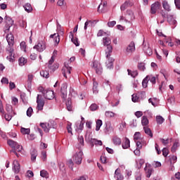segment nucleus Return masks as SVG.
I'll return each instance as SVG.
<instances>
[{
  "label": "nucleus",
  "mask_w": 180,
  "mask_h": 180,
  "mask_svg": "<svg viewBox=\"0 0 180 180\" xmlns=\"http://www.w3.org/2000/svg\"><path fill=\"white\" fill-rule=\"evenodd\" d=\"M6 39L8 43L6 48V58L12 62L15 60V49L13 48V45L15 44V37L13 34L10 33L6 35Z\"/></svg>",
  "instance_id": "f257e3e1"
},
{
  "label": "nucleus",
  "mask_w": 180,
  "mask_h": 180,
  "mask_svg": "<svg viewBox=\"0 0 180 180\" xmlns=\"http://www.w3.org/2000/svg\"><path fill=\"white\" fill-rule=\"evenodd\" d=\"M103 46L106 47L105 50V54H106V58L110 59V53L113 50V47L112 46V45H110V44L112 43V41H110V38L104 37L103 39Z\"/></svg>",
  "instance_id": "f03ea898"
},
{
  "label": "nucleus",
  "mask_w": 180,
  "mask_h": 180,
  "mask_svg": "<svg viewBox=\"0 0 180 180\" xmlns=\"http://www.w3.org/2000/svg\"><path fill=\"white\" fill-rule=\"evenodd\" d=\"M57 32L58 33H55L53 34H51V39H53V41L55 43V46H57L58 43H60V34H64V31L61 29V25L58 24L57 25Z\"/></svg>",
  "instance_id": "7ed1b4c3"
},
{
  "label": "nucleus",
  "mask_w": 180,
  "mask_h": 180,
  "mask_svg": "<svg viewBox=\"0 0 180 180\" xmlns=\"http://www.w3.org/2000/svg\"><path fill=\"white\" fill-rule=\"evenodd\" d=\"M7 143L10 147H11L12 148H14L13 150H16V151H18V153H20V151H22V150H23V147L22 146L18 144V142H16L13 140L8 139L7 141Z\"/></svg>",
  "instance_id": "20e7f679"
},
{
  "label": "nucleus",
  "mask_w": 180,
  "mask_h": 180,
  "mask_svg": "<svg viewBox=\"0 0 180 180\" xmlns=\"http://www.w3.org/2000/svg\"><path fill=\"white\" fill-rule=\"evenodd\" d=\"M40 126L42 127L45 133H49V131H50V129L56 128V125H54V121H49L47 123H41Z\"/></svg>",
  "instance_id": "39448f33"
},
{
  "label": "nucleus",
  "mask_w": 180,
  "mask_h": 180,
  "mask_svg": "<svg viewBox=\"0 0 180 180\" xmlns=\"http://www.w3.org/2000/svg\"><path fill=\"white\" fill-rule=\"evenodd\" d=\"M92 68H94L96 71V74L98 75H101L102 72H103V68H102V65L101 63L95 60L93 62V65H91Z\"/></svg>",
  "instance_id": "423d86ee"
},
{
  "label": "nucleus",
  "mask_w": 180,
  "mask_h": 180,
  "mask_svg": "<svg viewBox=\"0 0 180 180\" xmlns=\"http://www.w3.org/2000/svg\"><path fill=\"white\" fill-rule=\"evenodd\" d=\"M84 155V153L82 150L77 152L74 156H73V161L77 164V165H79L82 162V156Z\"/></svg>",
  "instance_id": "0eeeda50"
},
{
  "label": "nucleus",
  "mask_w": 180,
  "mask_h": 180,
  "mask_svg": "<svg viewBox=\"0 0 180 180\" xmlns=\"http://www.w3.org/2000/svg\"><path fill=\"white\" fill-rule=\"evenodd\" d=\"M71 70H72V68L70 67V65H68V63L65 62L64 67L62 68V74L65 78H67V75H71Z\"/></svg>",
  "instance_id": "6e6552de"
},
{
  "label": "nucleus",
  "mask_w": 180,
  "mask_h": 180,
  "mask_svg": "<svg viewBox=\"0 0 180 180\" xmlns=\"http://www.w3.org/2000/svg\"><path fill=\"white\" fill-rule=\"evenodd\" d=\"M42 94L45 99H49V101L54 99V91L51 90H43Z\"/></svg>",
  "instance_id": "1a4fd4ad"
},
{
  "label": "nucleus",
  "mask_w": 180,
  "mask_h": 180,
  "mask_svg": "<svg viewBox=\"0 0 180 180\" xmlns=\"http://www.w3.org/2000/svg\"><path fill=\"white\" fill-rule=\"evenodd\" d=\"M134 13L131 10H127V14L125 15V22L131 23L132 20H134Z\"/></svg>",
  "instance_id": "9d476101"
},
{
  "label": "nucleus",
  "mask_w": 180,
  "mask_h": 180,
  "mask_svg": "<svg viewBox=\"0 0 180 180\" xmlns=\"http://www.w3.org/2000/svg\"><path fill=\"white\" fill-rule=\"evenodd\" d=\"M5 20H6L5 32L6 33V32H9V29H11L12 26H13V20L9 16H6Z\"/></svg>",
  "instance_id": "9b49d317"
},
{
  "label": "nucleus",
  "mask_w": 180,
  "mask_h": 180,
  "mask_svg": "<svg viewBox=\"0 0 180 180\" xmlns=\"http://www.w3.org/2000/svg\"><path fill=\"white\" fill-rule=\"evenodd\" d=\"M34 49L37 50L39 53H43L46 50V42L41 41L34 46Z\"/></svg>",
  "instance_id": "f8f14e48"
},
{
  "label": "nucleus",
  "mask_w": 180,
  "mask_h": 180,
  "mask_svg": "<svg viewBox=\"0 0 180 180\" xmlns=\"http://www.w3.org/2000/svg\"><path fill=\"white\" fill-rule=\"evenodd\" d=\"M41 97V95H38L37 96V112H39V110H41L43 109V108H44V100H43V98H40Z\"/></svg>",
  "instance_id": "ddd939ff"
},
{
  "label": "nucleus",
  "mask_w": 180,
  "mask_h": 180,
  "mask_svg": "<svg viewBox=\"0 0 180 180\" xmlns=\"http://www.w3.org/2000/svg\"><path fill=\"white\" fill-rule=\"evenodd\" d=\"M160 8H161V4H160V2L158 1L155 2V4L151 5L150 13L153 15L157 13V11H158V9H160Z\"/></svg>",
  "instance_id": "4468645a"
},
{
  "label": "nucleus",
  "mask_w": 180,
  "mask_h": 180,
  "mask_svg": "<svg viewBox=\"0 0 180 180\" xmlns=\"http://www.w3.org/2000/svg\"><path fill=\"white\" fill-rule=\"evenodd\" d=\"M135 51L136 45L134 44V41H131L126 49V53L127 54H131V53H134Z\"/></svg>",
  "instance_id": "2eb2a0df"
},
{
  "label": "nucleus",
  "mask_w": 180,
  "mask_h": 180,
  "mask_svg": "<svg viewBox=\"0 0 180 180\" xmlns=\"http://www.w3.org/2000/svg\"><path fill=\"white\" fill-rule=\"evenodd\" d=\"M167 22L171 26H173V27H176V20H175L174 16L171 15H167Z\"/></svg>",
  "instance_id": "dca6fc26"
},
{
  "label": "nucleus",
  "mask_w": 180,
  "mask_h": 180,
  "mask_svg": "<svg viewBox=\"0 0 180 180\" xmlns=\"http://www.w3.org/2000/svg\"><path fill=\"white\" fill-rule=\"evenodd\" d=\"M13 169L15 174H19V172L20 171V165L19 164V162H18V160H15L13 162Z\"/></svg>",
  "instance_id": "f3484780"
},
{
  "label": "nucleus",
  "mask_w": 180,
  "mask_h": 180,
  "mask_svg": "<svg viewBox=\"0 0 180 180\" xmlns=\"http://www.w3.org/2000/svg\"><path fill=\"white\" fill-rule=\"evenodd\" d=\"M105 130L106 134H110V133L113 132V126H112V124L110 122H108L106 124Z\"/></svg>",
  "instance_id": "a211bd4d"
},
{
  "label": "nucleus",
  "mask_w": 180,
  "mask_h": 180,
  "mask_svg": "<svg viewBox=\"0 0 180 180\" xmlns=\"http://www.w3.org/2000/svg\"><path fill=\"white\" fill-rule=\"evenodd\" d=\"M69 37L70 39H71V41L73 42V44H75L77 47L79 46V42H78V38H74V33H72V32H70Z\"/></svg>",
  "instance_id": "6ab92c4d"
},
{
  "label": "nucleus",
  "mask_w": 180,
  "mask_h": 180,
  "mask_svg": "<svg viewBox=\"0 0 180 180\" xmlns=\"http://www.w3.org/2000/svg\"><path fill=\"white\" fill-rule=\"evenodd\" d=\"M122 148L124 150H127V148H129L130 147V140L128 138H125L124 141L122 142Z\"/></svg>",
  "instance_id": "aec40b11"
},
{
  "label": "nucleus",
  "mask_w": 180,
  "mask_h": 180,
  "mask_svg": "<svg viewBox=\"0 0 180 180\" xmlns=\"http://www.w3.org/2000/svg\"><path fill=\"white\" fill-rule=\"evenodd\" d=\"M112 143L115 146H120L122 144V139L119 136H115L112 137Z\"/></svg>",
  "instance_id": "412c9836"
},
{
  "label": "nucleus",
  "mask_w": 180,
  "mask_h": 180,
  "mask_svg": "<svg viewBox=\"0 0 180 180\" xmlns=\"http://www.w3.org/2000/svg\"><path fill=\"white\" fill-rule=\"evenodd\" d=\"M99 91L98 90V83L96 82V79L95 78L93 79V93L96 95L98 94Z\"/></svg>",
  "instance_id": "4be33fe9"
},
{
  "label": "nucleus",
  "mask_w": 180,
  "mask_h": 180,
  "mask_svg": "<svg viewBox=\"0 0 180 180\" xmlns=\"http://www.w3.org/2000/svg\"><path fill=\"white\" fill-rule=\"evenodd\" d=\"M129 6H133V4L130 3V1H125L121 6V11H126Z\"/></svg>",
  "instance_id": "5701e85b"
},
{
  "label": "nucleus",
  "mask_w": 180,
  "mask_h": 180,
  "mask_svg": "<svg viewBox=\"0 0 180 180\" xmlns=\"http://www.w3.org/2000/svg\"><path fill=\"white\" fill-rule=\"evenodd\" d=\"M66 108L69 112H72V102L70 98H68L66 101Z\"/></svg>",
  "instance_id": "b1692460"
},
{
  "label": "nucleus",
  "mask_w": 180,
  "mask_h": 180,
  "mask_svg": "<svg viewBox=\"0 0 180 180\" xmlns=\"http://www.w3.org/2000/svg\"><path fill=\"white\" fill-rule=\"evenodd\" d=\"M145 171L147 178H150L151 176V174L153 173V168H151L150 166L146 167Z\"/></svg>",
  "instance_id": "393cba45"
},
{
  "label": "nucleus",
  "mask_w": 180,
  "mask_h": 180,
  "mask_svg": "<svg viewBox=\"0 0 180 180\" xmlns=\"http://www.w3.org/2000/svg\"><path fill=\"white\" fill-rule=\"evenodd\" d=\"M128 75H131L132 78H136L139 75V71H131L130 69L127 70Z\"/></svg>",
  "instance_id": "a878e982"
},
{
  "label": "nucleus",
  "mask_w": 180,
  "mask_h": 180,
  "mask_svg": "<svg viewBox=\"0 0 180 180\" xmlns=\"http://www.w3.org/2000/svg\"><path fill=\"white\" fill-rule=\"evenodd\" d=\"M37 157V150L33 149L31 151V160L32 162H34L36 161V158Z\"/></svg>",
  "instance_id": "bb28decb"
},
{
  "label": "nucleus",
  "mask_w": 180,
  "mask_h": 180,
  "mask_svg": "<svg viewBox=\"0 0 180 180\" xmlns=\"http://www.w3.org/2000/svg\"><path fill=\"white\" fill-rule=\"evenodd\" d=\"M162 6L165 11H167V12H169L171 11V7L169 6V4H168V1H164L162 2Z\"/></svg>",
  "instance_id": "cd10ccee"
},
{
  "label": "nucleus",
  "mask_w": 180,
  "mask_h": 180,
  "mask_svg": "<svg viewBox=\"0 0 180 180\" xmlns=\"http://www.w3.org/2000/svg\"><path fill=\"white\" fill-rule=\"evenodd\" d=\"M143 130L146 134H148L150 137L153 138V132L148 127H143Z\"/></svg>",
  "instance_id": "c85d7f7f"
},
{
  "label": "nucleus",
  "mask_w": 180,
  "mask_h": 180,
  "mask_svg": "<svg viewBox=\"0 0 180 180\" xmlns=\"http://www.w3.org/2000/svg\"><path fill=\"white\" fill-rule=\"evenodd\" d=\"M25 11H26V12H27L28 13H30V12H32L33 11V8H32V5H30V4H26L24 6H23Z\"/></svg>",
  "instance_id": "c756f323"
},
{
  "label": "nucleus",
  "mask_w": 180,
  "mask_h": 180,
  "mask_svg": "<svg viewBox=\"0 0 180 180\" xmlns=\"http://www.w3.org/2000/svg\"><path fill=\"white\" fill-rule=\"evenodd\" d=\"M18 63H19V65H20V67H23V65H25L26 64V63H27V61L26 60V59L25 58L21 57L19 58Z\"/></svg>",
  "instance_id": "7c9ffc66"
},
{
  "label": "nucleus",
  "mask_w": 180,
  "mask_h": 180,
  "mask_svg": "<svg viewBox=\"0 0 180 180\" xmlns=\"http://www.w3.org/2000/svg\"><path fill=\"white\" fill-rule=\"evenodd\" d=\"M141 124L143 126H144V127H146V126L148 124V119L147 118V117H142Z\"/></svg>",
  "instance_id": "2f4dec72"
},
{
  "label": "nucleus",
  "mask_w": 180,
  "mask_h": 180,
  "mask_svg": "<svg viewBox=\"0 0 180 180\" xmlns=\"http://www.w3.org/2000/svg\"><path fill=\"white\" fill-rule=\"evenodd\" d=\"M40 75L44 78H49V77H50V74L49 73L48 71H46V70L41 71Z\"/></svg>",
  "instance_id": "473e14b6"
},
{
  "label": "nucleus",
  "mask_w": 180,
  "mask_h": 180,
  "mask_svg": "<svg viewBox=\"0 0 180 180\" xmlns=\"http://www.w3.org/2000/svg\"><path fill=\"white\" fill-rule=\"evenodd\" d=\"M134 141H137V140H141V134L140 132H136L134 135Z\"/></svg>",
  "instance_id": "72a5a7b5"
},
{
  "label": "nucleus",
  "mask_w": 180,
  "mask_h": 180,
  "mask_svg": "<svg viewBox=\"0 0 180 180\" xmlns=\"http://www.w3.org/2000/svg\"><path fill=\"white\" fill-rule=\"evenodd\" d=\"M164 118L160 115L156 117V122L158 124H162V123H164Z\"/></svg>",
  "instance_id": "f704fd0d"
},
{
  "label": "nucleus",
  "mask_w": 180,
  "mask_h": 180,
  "mask_svg": "<svg viewBox=\"0 0 180 180\" xmlns=\"http://www.w3.org/2000/svg\"><path fill=\"white\" fill-rule=\"evenodd\" d=\"M89 109L91 112H95V110H98V109H99V106H98L96 103H93L90 105Z\"/></svg>",
  "instance_id": "c9c22d12"
},
{
  "label": "nucleus",
  "mask_w": 180,
  "mask_h": 180,
  "mask_svg": "<svg viewBox=\"0 0 180 180\" xmlns=\"http://www.w3.org/2000/svg\"><path fill=\"white\" fill-rule=\"evenodd\" d=\"M40 176H42V178H49V172L45 169L41 170Z\"/></svg>",
  "instance_id": "e433bc0d"
},
{
  "label": "nucleus",
  "mask_w": 180,
  "mask_h": 180,
  "mask_svg": "<svg viewBox=\"0 0 180 180\" xmlns=\"http://www.w3.org/2000/svg\"><path fill=\"white\" fill-rule=\"evenodd\" d=\"M148 77H146L142 82L143 88H147L148 84Z\"/></svg>",
  "instance_id": "4c0bfd02"
},
{
  "label": "nucleus",
  "mask_w": 180,
  "mask_h": 180,
  "mask_svg": "<svg viewBox=\"0 0 180 180\" xmlns=\"http://www.w3.org/2000/svg\"><path fill=\"white\" fill-rule=\"evenodd\" d=\"M138 70H139V71H144L146 70V65L144 63H140L138 64Z\"/></svg>",
  "instance_id": "58836bf2"
},
{
  "label": "nucleus",
  "mask_w": 180,
  "mask_h": 180,
  "mask_svg": "<svg viewBox=\"0 0 180 180\" xmlns=\"http://www.w3.org/2000/svg\"><path fill=\"white\" fill-rule=\"evenodd\" d=\"M106 117H115L116 114L112 111H106L105 113Z\"/></svg>",
  "instance_id": "ea45409f"
},
{
  "label": "nucleus",
  "mask_w": 180,
  "mask_h": 180,
  "mask_svg": "<svg viewBox=\"0 0 180 180\" xmlns=\"http://www.w3.org/2000/svg\"><path fill=\"white\" fill-rule=\"evenodd\" d=\"M78 142H79V148L84 147V136H79Z\"/></svg>",
  "instance_id": "a19ab883"
},
{
  "label": "nucleus",
  "mask_w": 180,
  "mask_h": 180,
  "mask_svg": "<svg viewBox=\"0 0 180 180\" xmlns=\"http://www.w3.org/2000/svg\"><path fill=\"white\" fill-rule=\"evenodd\" d=\"M67 88H68V84L63 83L60 87V92H67Z\"/></svg>",
  "instance_id": "79ce46f5"
},
{
  "label": "nucleus",
  "mask_w": 180,
  "mask_h": 180,
  "mask_svg": "<svg viewBox=\"0 0 180 180\" xmlns=\"http://www.w3.org/2000/svg\"><path fill=\"white\" fill-rule=\"evenodd\" d=\"M101 126H102V121L101 120H98L96 121V131H99Z\"/></svg>",
  "instance_id": "37998d69"
},
{
  "label": "nucleus",
  "mask_w": 180,
  "mask_h": 180,
  "mask_svg": "<svg viewBox=\"0 0 180 180\" xmlns=\"http://www.w3.org/2000/svg\"><path fill=\"white\" fill-rule=\"evenodd\" d=\"M67 165H68L69 168L72 169V171L74 169V162H72V159H70L69 160H68Z\"/></svg>",
  "instance_id": "c03bdc74"
},
{
  "label": "nucleus",
  "mask_w": 180,
  "mask_h": 180,
  "mask_svg": "<svg viewBox=\"0 0 180 180\" xmlns=\"http://www.w3.org/2000/svg\"><path fill=\"white\" fill-rule=\"evenodd\" d=\"M91 25H92V21H91V20H87V21L84 23V30H86V29H88V27H91Z\"/></svg>",
  "instance_id": "a18cd8bd"
},
{
  "label": "nucleus",
  "mask_w": 180,
  "mask_h": 180,
  "mask_svg": "<svg viewBox=\"0 0 180 180\" xmlns=\"http://www.w3.org/2000/svg\"><path fill=\"white\" fill-rule=\"evenodd\" d=\"M126 129V123L124 122H122L120 124L119 130L120 131H123Z\"/></svg>",
  "instance_id": "49530a36"
},
{
  "label": "nucleus",
  "mask_w": 180,
  "mask_h": 180,
  "mask_svg": "<svg viewBox=\"0 0 180 180\" xmlns=\"http://www.w3.org/2000/svg\"><path fill=\"white\" fill-rule=\"evenodd\" d=\"M20 131L22 134H29L30 133V129H26L22 127Z\"/></svg>",
  "instance_id": "de8ad7c7"
},
{
  "label": "nucleus",
  "mask_w": 180,
  "mask_h": 180,
  "mask_svg": "<svg viewBox=\"0 0 180 180\" xmlns=\"http://www.w3.org/2000/svg\"><path fill=\"white\" fill-rule=\"evenodd\" d=\"M32 113L33 108L32 107L28 108V109L27 110V116H28V117H32Z\"/></svg>",
  "instance_id": "09e8293b"
},
{
  "label": "nucleus",
  "mask_w": 180,
  "mask_h": 180,
  "mask_svg": "<svg viewBox=\"0 0 180 180\" xmlns=\"http://www.w3.org/2000/svg\"><path fill=\"white\" fill-rule=\"evenodd\" d=\"M77 131H78L79 133H80V131H82V130H84V124L82 122H80L79 124V127H77V129H76Z\"/></svg>",
  "instance_id": "8fccbe9b"
},
{
  "label": "nucleus",
  "mask_w": 180,
  "mask_h": 180,
  "mask_svg": "<svg viewBox=\"0 0 180 180\" xmlns=\"http://www.w3.org/2000/svg\"><path fill=\"white\" fill-rule=\"evenodd\" d=\"M49 69L51 70V71H54L55 70H57L58 68V64H53V65H48Z\"/></svg>",
  "instance_id": "3c124183"
},
{
  "label": "nucleus",
  "mask_w": 180,
  "mask_h": 180,
  "mask_svg": "<svg viewBox=\"0 0 180 180\" xmlns=\"http://www.w3.org/2000/svg\"><path fill=\"white\" fill-rule=\"evenodd\" d=\"M91 143L93 144H95L96 146H102V141H98L96 139H93L91 141Z\"/></svg>",
  "instance_id": "603ef678"
},
{
  "label": "nucleus",
  "mask_w": 180,
  "mask_h": 180,
  "mask_svg": "<svg viewBox=\"0 0 180 180\" xmlns=\"http://www.w3.org/2000/svg\"><path fill=\"white\" fill-rule=\"evenodd\" d=\"M176 148H178V142L174 143L172 146L171 149L172 153H175V151H176Z\"/></svg>",
  "instance_id": "864d4df0"
},
{
  "label": "nucleus",
  "mask_w": 180,
  "mask_h": 180,
  "mask_svg": "<svg viewBox=\"0 0 180 180\" xmlns=\"http://www.w3.org/2000/svg\"><path fill=\"white\" fill-rule=\"evenodd\" d=\"M146 77H148V81H150L153 84H155V77L153 75H148Z\"/></svg>",
  "instance_id": "5fc2aeb1"
},
{
  "label": "nucleus",
  "mask_w": 180,
  "mask_h": 180,
  "mask_svg": "<svg viewBox=\"0 0 180 180\" xmlns=\"http://www.w3.org/2000/svg\"><path fill=\"white\" fill-rule=\"evenodd\" d=\"M21 50L26 51V42L22 41L20 44Z\"/></svg>",
  "instance_id": "6e6d98bb"
},
{
  "label": "nucleus",
  "mask_w": 180,
  "mask_h": 180,
  "mask_svg": "<svg viewBox=\"0 0 180 180\" xmlns=\"http://www.w3.org/2000/svg\"><path fill=\"white\" fill-rule=\"evenodd\" d=\"M177 158L175 155H173L170 158V164H175L176 162Z\"/></svg>",
  "instance_id": "4d7b16f0"
},
{
  "label": "nucleus",
  "mask_w": 180,
  "mask_h": 180,
  "mask_svg": "<svg viewBox=\"0 0 180 180\" xmlns=\"http://www.w3.org/2000/svg\"><path fill=\"white\" fill-rule=\"evenodd\" d=\"M160 140L164 146H167V144H168V143H169V139H164L162 138H160Z\"/></svg>",
  "instance_id": "13d9d810"
},
{
  "label": "nucleus",
  "mask_w": 180,
  "mask_h": 180,
  "mask_svg": "<svg viewBox=\"0 0 180 180\" xmlns=\"http://www.w3.org/2000/svg\"><path fill=\"white\" fill-rule=\"evenodd\" d=\"M41 155H42V160L43 161H46L47 160V152L46 151H42L41 152Z\"/></svg>",
  "instance_id": "bf43d9fd"
},
{
  "label": "nucleus",
  "mask_w": 180,
  "mask_h": 180,
  "mask_svg": "<svg viewBox=\"0 0 180 180\" xmlns=\"http://www.w3.org/2000/svg\"><path fill=\"white\" fill-rule=\"evenodd\" d=\"M169 153V151L168 150V149L167 148H164L162 149V155L164 157H167V155H168Z\"/></svg>",
  "instance_id": "052dcab7"
},
{
  "label": "nucleus",
  "mask_w": 180,
  "mask_h": 180,
  "mask_svg": "<svg viewBox=\"0 0 180 180\" xmlns=\"http://www.w3.org/2000/svg\"><path fill=\"white\" fill-rule=\"evenodd\" d=\"M6 112H8V113L12 112V105H9V104H6Z\"/></svg>",
  "instance_id": "680f3d73"
},
{
  "label": "nucleus",
  "mask_w": 180,
  "mask_h": 180,
  "mask_svg": "<svg viewBox=\"0 0 180 180\" xmlns=\"http://www.w3.org/2000/svg\"><path fill=\"white\" fill-rule=\"evenodd\" d=\"M132 102H139V96L137 94L132 95Z\"/></svg>",
  "instance_id": "e2e57ef3"
},
{
  "label": "nucleus",
  "mask_w": 180,
  "mask_h": 180,
  "mask_svg": "<svg viewBox=\"0 0 180 180\" xmlns=\"http://www.w3.org/2000/svg\"><path fill=\"white\" fill-rule=\"evenodd\" d=\"M146 54H148V56H151L153 54V50L151 48H148L146 50H145Z\"/></svg>",
  "instance_id": "0e129e2a"
},
{
  "label": "nucleus",
  "mask_w": 180,
  "mask_h": 180,
  "mask_svg": "<svg viewBox=\"0 0 180 180\" xmlns=\"http://www.w3.org/2000/svg\"><path fill=\"white\" fill-rule=\"evenodd\" d=\"M67 130L68 133H70L71 134H72V128L71 127V124H68Z\"/></svg>",
  "instance_id": "69168bd1"
},
{
  "label": "nucleus",
  "mask_w": 180,
  "mask_h": 180,
  "mask_svg": "<svg viewBox=\"0 0 180 180\" xmlns=\"http://www.w3.org/2000/svg\"><path fill=\"white\" fill-rule=\"evenodd\" d=\"M116 25V21H110L108 22V27H113Z\"/></svg>",
  "instance_id": "338daca9"
},
{
  "label": "nucleus",
  "mask_w": 180,
  "mask_h": 180,
  "mask_svg": "<svg viewBox=\"0 0 180 180\" xmlns=\"http://www.w3.org/2000/svg\"><path fill=\"white\" fill-rule=\"evenodd\" d=\"M174 4L177 9H180V0H174Z\"/></svg>",
  "instance_id": "774afa93"
}]
</instances>
